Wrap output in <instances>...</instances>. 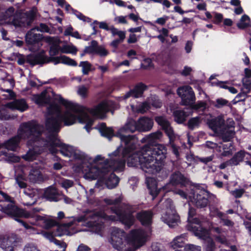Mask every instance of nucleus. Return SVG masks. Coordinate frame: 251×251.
<instances>
[{
    "mask_svg": "<svg viewBox=\"0 0 251 251\" xmlns=\"http://www.w3.org/2000/svg\"><path fill=\"white\" fill-rule=\"evenodd\" d=\"M32 100L39 106L47 105L46 126L48 133H44L41 139V153L49 151L54 154L58 151L65 156L77 160H88L85 152L75 147L63 144L58 139L57 133L62 122L67 126L75 124L76 121L85 124L84 128L88 132L91 129L93 118H102L105 113L118 106L112 101L101 102L91 109L64 99L60 95H55L50 89L42 92L40 95H33Z\"/></svg>",
    "mask_w": 251,
    "mask_h": 251,
    "instance_id": "obj_1",
    "label": "nucleus"
},
{
    "mask_svg": "<svg viewBox=\"0 0 251 251\" xmlns=\"http://www.w3.org/2000/svg\"><path fill=\"white\" fill-rule=\"evenodd\" d=\"M122 200L121 196L115 198H105L101 201L102 210H87L84 212L83 215L69 218L65 223L57 227L56 235H71L81 231L75 229V227L80 223H82L83 226L90 228L91 231L100 235H102L104 229V222L110 223L120 221L126 226L129 227L135 221L130 207L126 206L122 208L112 207L110 211L114 215H108L104 211L106 205L117 204L121 202Z\"/></svg>",
    "mask_w": 251,
    "mask_h": 251,
    "instance_id": "obj_2",
    "label": "nucleus"
},
{
    "mask_svg": "<svg viewBox=\"0 0 251 251\" xmlns=\"http://www.w3.org/2000/svg\"><path fill=\"white\" fill-rule=\"evenodd\" d=\"M163 136L162 132L157 131L145 136L141 140L142 143H147L139 151H134L127 158L129 167L140 166L145 173L155 175L162 168L166 158L167 149L165 146L155 144Z\"/></svg>",
    "mask_w": 251,
    "mask_h": 251,
    "instance_id": "obj_3",
    "label": "nucleus"
},
{
    "mask_svg": "<svg viewBox=\"0 0 251 251\" xmlns=\"http://www.w3.org/2000/svg\"><path fill=\"white\" fill-rule=\"evenodd\" d=\"M44 135V127L35 122H30L21 124L18 130L17 136L11 138L3 144H0V156H6L5 149L15 151L21 140H28L27 145L29 148L27 153L22 156L26 161L35 159L41 153V139Z\"/></svg>",
    "mask_w": 251,
    "mask_h": 251,
    "instance_id": "obj_4",
    "label": "nucleus"
},
{
    "mask_svg": "<svg viewBox=\"0 0 251 251\" xmlns=\"http://www.w3.org/2000/svg\"><path fill=\"white\" fill-rule=\"evenodd\" d=\"M0 195L3 200L9 202L2 207L3 212L20 223L28 233L38 234L34 226L49 228L57 224L56 220L50 216L39 214L42 211V208L35 207L29 211L19 208L10 201V198L7 194L0 191Z\"/></svg>",
    "mask_w": 251,
    "mask_h": 251,
    "instance_id": "obj_5",
    "label": "nucleus"
},
{
    "mask_svg": "<svg viewBox=\"0 0 251 251\" xmlns=\"http://www.w3.org/2000/svg\"><path fill=\"white\" fill-rule=\"evenodd\" d=\"M87 157L89 159H82L80 164H75L73 167L76 173L82 172L83 177L87 180H96L111 170L121 171L125 168V160L115 157L114 152L109 154V159H104L101 155H97L94 158L88 155Z\"/></svg>",
    "mask_w": 251,
    "mask_h": 251,
    "instance_id": "obj_6",
    "label": "nucleus"
},
{
    "mask_svg": "<svg viewBox=\"0 0 251 251\" xmlns=\"http://www.w3.org/2000/svg\"><path fill=\"white\" fill-rule=\"evenodd\" d=\"M101 135L108 138L115 136L121 141V145L114 151L115 157H120L127 163V158L129 155L137 149L138 140L134 135H126L128 132L133 133L137 130V121L132 119L127 120L124 126L118 128L115 134L111 127H107L104 123L99 124L96 127Z\"/></svg>",
    "mask_w": 251,
    "mask_h": 251,
    "instance_id": "obj_7",
    "label": "nucleus"
},
{
    "mask_svg": "<svg viewBox=\"0 0 251 251\" xmlns=\"http://www.w3.org/2000/svg\"><path fill=\"white\" fill-rule=\"evenodd\" d=\"M111 230L110 242L113 248L119 251H135L145 245L149 236V232L142 229L132 230L126 239V245L123 242L126 233L115 227Z\"/></svg>",
    "mask_w": 251,
    "mask_h": 251,
    "instance_id": "obj_8",
    "label": "nucleus"
},
{
    "mask_svg": "<svg viewBox=\"0 0 251 251\" xmlns=\"http://www.w3.org/2000/svg\"><path fill=\"white\" fill-rule=\"evenodd\" d=\"M205 188L204 185H197L191 188L190 191L188 193L178 190L175 193L179 195L182 199L191 202L198 208H201L206 207L209 203V200L215 197Z\"/></svg>",
    "mask_w": 251,
    "mask_h": 251,
    "instance_id": "obj_9",
    "label": "nucleus"
},
{
    "mask_svg": "<svg viewBox=\"0 0 251 251\" xmlns=\"http://www.w3.org/2000/svg\"><path fill=\"white\" fill-rule=\"evenodd\" d=\"M195 213V209L193 208H189L187 229L188 230L192 231L196 236L205 241L207 244V251H213L215 248L214 243L210 237L209 231L204 227V226H206V224L203 219H199L197 217H194Z\"/></svg>",
    "mask_w": 251,
    "mask_h": 251,
    "instance_id": "obj_10",
    "label": "nucleus"
},
{
    "mask_svg": "<svg viewBox=\"0 0 251 251\" xmlns=\"http://www.w3.org/2000/svg\"><path fill=\"white\" fill-rule=\"evenodd\" d=\"M15 9L11 6L0 13V25H13L15 27H25L30 25L37 14V9L32 7L19 20L14 18Z\"/></svg>",
    "mask_w": 251,
    "mask_h": 251,
    "instance_id": "obj_11",
    "label": "nucleus"
},
{
    "mask_svg": "<svg viewBox=\"0 0 251 251\" xmlns=\"http://www.w3.org/2000/svg\"><path fill=\"white\" fill-rule=\"evenodd\" d=\"M234 122L232 119L227 120L225 123L224 117L220 115L211 119L208 122L210 128L215 132H218L225 142L229 141L234 134Z\"/></svg>",
    "mask_w": 251,
    "mask_h": 251,
    "instance_id": "obj_12",
    "label": "nucleus"
},
{
    "mask_svg": "<svg viewBox=\"0 0 251 251\" xmlns=\"http://www.w3.org/2000/svg\"><path fill=\"white\" fill-rule=\"evenodd\" d=\"M161 219L170 227H175L179 223V217L176 212L172 200L167 199L164 202Z\"/></svg>",
    "mask_w": 251,
    "mask_h": 251,
    "instance_id": "obj_13",
    "label": "nucleus"
},
{
    "mask_svg": "<svg viewBox=\"0 0 251 251\" xmlns=\"http://www.w3.org/2000/svg\"><path fill=\"white\" fill-rule=\"evenodd\" d=\"M189 183V180L186 178L183 175L179 172L174 173L170 177L169 183L162 187L163 190L165 192L173 191L175 194V192L178 190H175L174 186L179 185L180 186H185Z\"/></svg>",
    "mask_w": 251,
    "mask_h": 251,
    "instance_id": "obj_14",
    "label": "nucleus"
},
{
    "mask_svg": "<svg viewBox=\"0 0 251 251\" xmlns=\"http://www.w3.org/2000/svg\"><path fill=\"white\" fill-rule=\"evenodd\" d=\"M18 245L19 238L16 234H0V248L3 251H14Z\"/></svg>",
    "mask_w": 251,
    "mask_h": 251,
    "instance_id": "obj_15",
    "label": "nucleus"
},
{
    "mask_svg": "<svg viewBox=\"0 0 251 251\" xmlns=\"http://www.w3.org/2000/svg\"><path fill=\"white\" fill-rule=\"evenodd\" d=\"M42 38V34L37 33L36 28L31 29L26 33L25 41L31 46L29 48L31 51L34 52L40 49L42 45L41 43Z\"/></svg>",
    "mask_w": 251,
    "mask_h": 251,
    "instance_id": "obj_16",
    "label": "nucleus"
},
{
    "mask_svg": "<svg viewBox=\"0 0 251 251\" xmlns=\"http://www.w3.org/2000/svg\"><path fill=\"white\" fill-rule=\"evenodd\" d=\"M177 95L181 98L182 104L189 105L195 101L196 98L192 88L189 86H183L177 90Z\"/></svg>",
    "mask_w": 251,
    "mask_h": 251,
    "instance_id": "obj_17",
    "label": "nucleus"
},
{
    "mask_svg": "<svg viewBox=\"0 0 251 251\" xmlns=\"http://www.w3.org/2000/svg\"><path fill=\"white\" fill-rule=\"evenodd\" d=\"M125 168L121 171H117L112 169L103 174L102 175L101 182L104 183L108 189H113L116 187L119 182V178L114 173L113 171L116 172H122L124 170Z\"/></svg>",
    "mask_w": 251,
    "mask_h": 251,
    "instance_id": "obj_18",
    "label": "nucleus"
},
{
    "mask_svg": "<svg viewBox=\"0 0 251 251\" xmlns=\"http://www.w3.org/2000/svg\"><path fill=\"white\" fill-rule=\"evenodd\" d=\"M156 122L161 126L165 131L169 139L172 141L175 137L176 134L170 125L169 122L164 116H157L155 118Z\"/></svg>",
    "mask_w": 251,
    "mask_h": 251,
    "instance_id": "obj_19",
    "label": "nucleus"
},
{
    "mask_svg": "<svg viewBox=\"0 0 251 251\" xmlns=\"http://www.w3.org/2000/svg\"><path fill=\"white\" fill-rule=\"evenodd\" d=\"M44 167L43 161L40 162V165L37 166L33 167L29 172L28 178L30 182L33 183H40L44 180L43 176L40 171Z\"/></svg>",
    "mask_w": 251,
    "mask_h": 251,
    "instance_id": "obj_20",
    "label": "nucleus"
},
{
    "mask_svg": "<svg viewBox=\"0 0 251 251\" xmlns=\"http://www.w3.org/2000/svg\"><path fill=\"white\" fill-rule=\"evenodd\" d=\"M137 131L140 132L149 131L152 128L153 121L152 119L143 116L137 121Z\"/></svg>",
    "mask_w": 251,
    "mask_h": 251,
    "instance_id": "obj_21",
    "label": "nucleus"
},
{
    "mask_svg": "<svg viewBox=\"0 0 251 251\" xmlns=\"http://www.w3.org/2000/svg\"><path fill=\"white\" fill-rule=\"evenodd\" d=\"M23 192L25 197L29 198L32 200V202H23V203L25 206H31L36 203L37 199L39 198V191L37 189L26 188Z\"/></svg>",
    "mask_w": 251,
    "mask_h": 251,
    "instance_id": "obj_22",
    "label": "nucleus"
},
{
    "mask_svg": "<svg viewBox=\"0 0 251 251\" xmlns=\"http://www.w3.org/2000/svg\"><path fill=\"white\" fill-rule=\"evenodd\" d=\"M5 106L12 110H18L21 112L26 110L28 108L27 104L24 99L16 100L8 102Z\"/></svg>",
    "mask_w": 251,
    "mask_h": 251,
    "instance_id": "obj_23",
    "label": "nucleus"
},
{
    "mask_svg": "<svg viewBox=\"0 0 251 251\" xmlns=\"http://www.w3.org/2000/svg\"><path fill=\"white\" fill-rule=\"evenodd\" d=\"M47 42L51 45L50 50V57L54 56L60 52L59 44L61 41L58 38L49 37L46 38Z\"/></svg>",
    "mask_w": 251,
    "mask_h": 251,
    "instance_id": "obj_24",
    "label": "nucleus"
},
{
    "mask_svg": "<svg viewBox=\"0 0 251 251\" xmlns=\"http://www.w3.org/2000/svg\"><path fill=\"white\" fill-rule=\"evenodd\" d=\"M153 213L151 211H142L137 214V219L145 226L151 225Z\"/></svg>",
    "mask_w": 251,
    "mask_h": 251,
    "instance_id": "obj_25",
    "label": "nucleus"
},
{
    "mask_svg": "<svg viewBox=\"0 0 251 251\" xmlns=\"http://www.w3.org/2000/svg\"><path fill=\"white\" fill-rule=\"evenodd\" d=\"M50 61L52 62L54 65L62 63L72 66L77 65V63L74 59L64 55L57 57L51 56L50 57Z\"/></svg>",
    "mask_w": 251,
    "mask_h": 251,
    "instance_id": "obj_26",
    "label": "nucleus"
},
{
    "mask_svg": "<svg viewBox=\"0 0 251 251\" xmlns=\"http://www.w3.org/2000/svg\"><path fill=\"white\" fill-rule=\"evenodd\" d=\"M146 87V86L143 83L137 85L133 90L128 92L125 95V99L131 96L135 98L141 97Z\"/></svg>",
    "mask_w": 251,
    "mask_h": 251,
    "instance_id": "obj_27",
    "label": "nucleus"
},
{
    "mask_svg": "<svg viewBox=\"0 0 251 251\" xmlns=\"http://www.w3.org/2000/svg\"><path fill=\"white\" fill-rule=\"evenodd\" d=\"M146 182L150 191V194L154 198L157 196L160 191V190L157 188V183L156 179L153 177L147 176H146Z\"/></svg>",
    "mask_w": 251,
    "mask_h": 251,
    "instance_id": "obj_28",
    "label": "nucleus"
},
{
    "mask_svg": "<svg viewBox=\"0 0 251 251\" xmlns=\"http://www.w3.org/2000/svg\"><path fill=\"white\" fill-rule=\"evenodd\" d=\"M46 56L44 51H42L40 53L36 55H28L27 58L28 62L32 65L43 64L46 62Z\"/></svg>",
    "mask_w": 251,
    "mask_h": 251,
    "instance_id": "obj_29",
    "label": "nucleus"
},
{
    "mask_svg": "<svg viewBox=\"0 0 251 251\" xmlns=\"http://www.w3.org/2000/svg\"><path fill=\"white\" fill-rule=\"evenodd\" d=\"M186 236L185 234H181L175 237L171 242L170 245L173 249L176 250L179 248H182L186 241Z\"/></svg>",
    "mask_w": 251,
    "mask_h": 251,
    "instance_id": "obj_30",
    "label": "nucleus"
},
{
    "mask_svg": "<svg viewBox=\"0 0 251 251\" xmlns=\"http://www.w3.org/2000/svg\"><path fill=\"white\" fill-rule=\"evenodd\" d=\"M57 195L56 189L53 186H50L46 189L43 194L44 197L50 201H57Z\"/></svg>",
    "mask_w": 251,
    "mask_h": 251,
    "instance_id": "obj_31",
    "label": "nucleus"
},
{
    "mask_svg": "<svg viewBox=\"0 0 251 251\" xmlns=\"http://www.w3.org/2000/svg\"><path fill=\"white\" fill-rule=\"evenodd\" d=\"M60 50L62 53L75 55L77 52V49L73 44H66L60 48Z\"/></svg>",
    "mask_w": 251,
    "mask_h": 251,
    "instance_id": "obj_32",
    "label": "nucleus"
},
{
    "mask_svg": "<svg viewBox=\"0 0 251 251\" xmlns=\"http://www.w3.org/2000/svg\"><path fill=\"white\" fill-rule=\"evenodd\" d=\"M175 121L178 124H182L186 120L187 115L183 110H176L173 112Z\"/></svg>",
    "mask_w": 251,
    "mask_h": 251,
    "instance_id": "obj_33",
    "label": "nucleus"
},
{
    "mask_svg": "<svg viewBox=\"0 0 251 251\" xmlns=\"http://www.w3.org/2000/svg\"><path fill=\"white\" fill-rule=\"evenodd\" d=\"M131 108L134 112L144 113L150 108V105L148 102H145L140 103L136 107L133 105H131Z\"/></svg>",
    "mask_w": 251,
    "mask_h": 251,
    "instance_id": "obj_34",
    "label": "nucleus"
},
{
    "mask_svg": "<svg viewBox=\"0 0 251 251\" xmlns=\"http://www.w3.org/2000/svg\"><path fill=\"white\" fill-rule=\"evenodd\" d=\"M251 25V20L250 17L247 15H244L242 16L239 22L237 23V26L240 29H244Z\"/></svg>",
    "mask_w": 251,
    "mask_h": 251,
    "instance_id": "obj_35",
    "label": "nucleus"
},
{
    "mask_svg": "<svg viewBox=\"0 0 251 251\" xmlns=\"http://www.w3.org/2000/svg\"><path fill=\"white\" fill-rule=\"evenodd\" d=\"M246 154H247V153L243 151H241L237 152L230 159L231 163L233 164V165H237L240 162H242Z\"/></svg>",
    "mask_w": 251,
    "mask_h": 251,
    "instance_id": "obj_36",
    "label": "nucleus"
},
{
    "mask_svg": "<svg viewBox=\"0 0 251 251\" xmlns=\"http://www.w3.org/2000/svg\"><path fill=\"white\" fill-rule=\"evenodd\" d=\"M15 183L21 189L24 190L27 187L26 179L23 174L17 175L15 176Z\"/></svg>",
    "mask_w": 251,
    "mask_h": 251,
    "instance_id": "obj_37",
    "label": "nucleus"
},
{
    "mask_svg": "<svg viewBox=\"0 0 251 251\" xmlns=\"http://www.w3.org/2000/svg\"><path fill=\"white\" fill-rule=\"evenodd\" d=\"M201 120L200 117L192 118L189 119L188 122V127L192 130L198 128L201 123Z\"/></svg>",
    "mask_w": 251,
    "mask_h": 251,
    "instance_id": "obj_38",
    "label": "nucleus"
},
{
    "mask_svg": "<svg viewBox=\"0 0 251 251\" xmlns=\"http://www.w3.org/2000/svg\"><path fill=\"white\" fill-rule=\"evenodd\" d=\"M110 31L113 36H118L121 40H124L126 38V32L119 30L113 26H111Z\"/></svg>",
    "mask_w": 251,
    "mask_h": 251,
    "instance_id": "obj_39",
    "label": "nucleus"
},
{
    "mask_svg": "<svg viewBox=\"0 0 251 251\" xmlns=\"http://www.w3.org/2000/svg\"><path fill=\"white\" fill-rule=\"evenodd\" d=\"M79 67L82 68V74L86 75L91 71L92 65L87 61H81L79 64Z\"/></svg>",
    "mask_w": 251,
    "mask_h": 251,
    "instance_id": "obj_40",
    "label": "nucleus"
},
{
    "mask_svg": "<svg viewBox=\"0 0 251 251\" xmlns=\"http://www.w3.org/2000/svg\"><path fill=\"white\" fill-rule=\"evenodd\" d=\"M98 45V42L95 40H93L91 42L90 46L86 47L84 49V52L89 54H96V49Z\"/></svg>",
    "mask_w": 251,
    "mask_h": 251,
    "instance_id": "obj_41",
    "label": "nucleus"
},
{
    "mask_svg": "<svg viewBox=\"0 0 251 251\" xmlns=\"http://www.w3.org/2000/svg\"><path fill=\"white\" fill-rule=\"evenodd\" d=\"M89 86L80 85L77 87V93L81 98H86L88 96Z\"/></svg>",
    "mask_w": 251,
    "mask_h": 251,
    "instance_id": "obj_42",
    "label": "nucleus"
},
{
    "mask_svg": "<svg viewBox=\"0 0 251 251\" xmlns=\"http://www.w3.org/2000/svg\"><path fill=\"white\" fill-rule=\"evenodd\" d=\"M189 105L191 106L192 109L201 111H203L206 107V103L202 101H198L196 104L193 103Z\"/></svg>",
    "mask_w": 251,
    "mask_h": 251,
    "instance_id": "obj_43",
    "label": "nucleus"
},
{
    "mask_svg": "<svg viewBox=\"0 0 251 251\" xmlns=\"http://www.w3.org/2000/svg\"><path fill=\"white\" fill-rule=\"evenodd\" d=\"M216 215L220 218V223L223 225L228 226H232L233 225V223L228 219H223V214L218 211H216Z\"/></svg>",
    "mask_w": 251,
    "mask_h": 251,
    "instance_id": "obj_44",
    "label": "nucleus"
},
{
    "mask_svg": "<svg viewBox=\"0 0 251 251\" xmlns=\"http://www.w3.org/2000/svg\"><path fill=\"white\" fill-rule=\"evenodd\" d=\"M175 137L174 139H173L172 141H171L170 139H169V144L171 145L173 152L175 154V155L177 157L179 156V151H178V148L177 146H176L175 144L174 143V141L177 139L179 138V136L177 134H175Z\"/></svg>",
    "mask_w": 251,
    "mask_h": 251,
    "instance_id": "obj_45",
    "label": "nucleus"
},
{
    "mask_svg": "<svg viewBox=\"0 0 251 251\" xmlns=\"http://www.w3.org/2000/svg\"><path fill=\"white\" fill-rule=\"evenodd\" d=\"M59 184L65 189H67L69 188H70L73 186L74 182L72 180L67 179H62L60 180L59 181Z\"/></svg>",
    "mask_w": 251,
    "mask_h": 251,
    "instance_id": "obj_46",
    "label": "nucleus"
},
{
    "mask_svg": "<svg viewBox=\"0 0 251 251\" xmlns=\"http://www.w3.org/2000/svg\"><path fill=\"white\" fill-rule=\"evenodd\" d=\"M42 234L45 238L49 240L50 242H54L57 245H60V243H63L62 242H61L60 241L56 240L52 235V234L50 232H43Z\"/></svg>",
    "mask_w": 251,
    "mask_h": 251,
    "instance_id": "obj_47",
    "label": "nucleus"
},
{
    "mask_svg": "<svg viewBox=\"0 0 251 251\" xmlns=\"http://www.w3.org/2000/svg\"><path fill=\"white\" fill-rule=\"evenodd\" d=\"M37 32L41 31L42 32H47L49 33H52L51 30L45 24H41L40 25L35 27Z\"/></svg>",
    "mask_w": 251,
    "mask_h": 251,
    "instance_id": "obj_48",
    "label": "nucleus"
},
{
    "mask_svg": "<svg viewBox=\"0 0 251 251\" xmlns=\"http://www.w3.org/2000/svg\"><path fill=\"white\" fill-rule=\"evenodd\" d=\"M96 54H98L100 56H106L108 54V51L105 48L101 46L97 45Z\"/></svg>",
    "mask_w": 251,
    "mask_h": 251,
    "instance_id": "obj_49",
    "label": "nucleus"
},
{
    "mask_svg": "<svg viewBox=\"0 0 251 251\" xmlns=\"http://www.w3.org/2000/svg\"><path fill=\"white\" fill-rule=\"evenodd\" d=\"M245 193L244 189H236L233 191H230V193L236 198H241Z\"/></svg>",
    "mask_w": 251,
    "mask_h": 251,
    "instance_id": "obj_50",
    "label": "nucleus"
},
{
    "mask_svg": "<svg viewBox=\"0 0 251 251\" xmlns=\"http://www.w3.org/2000/svg\"><path fill=\"white\" fill-rule=\"evenodd\" d=\"M10 118V116L8 114L6 109L5 108L0 109V119L2 120H7Z\"/></svg>",
    "mask_w": 251,
    "mask_h": 251,
    "instance_id": "obj_51",
    "label": "nucleus"
},
{
    "mask_svg": "<svg viewBox=\"0 0 251 251\" xmlns=\"http://www.w3.org/2000/svg\"><path fill=\"white\" fill-rule=\"evenodd\" d=\"M214 18V23L216 24H218L221 23L223 19V16L221 13H217V12H213L212 13Z\"/></svg>",
    "mask_w": 251,
    "mask_h": 251,
    "instance_id": "obj_52",
    "label": "nucleus"
},
{
    "mask_svg": "<svg viewBox=\"0 0 251 251\" xmlns=\"http://www.w3.org/2000/svg\"><path fill=\"white\" fill-rule=\"evenodd\" d=\"M185 251H201V247L200 246H195L192 244L186 245L184 248Z\"/></svg>",
    "mask_w": 251,
    "mask_h": 251,
    "instance_id": "obj_53",
    "label": "nucleus"
},
{
    "mask_svg": "<svg viewBox=\"0 0 251 251\" xmlns=\"http://www.w3.org/2000/svg\"><path fill=\"white\" fill-rule=\"evenodd\" d=\"M228 101L223 99H218L216 100V103L215 104V106L217 108H221L223 106L226 105Z\"/></svg>",
    "mask_w": 251,
    "mask_h": 251,
    "instance_id": "obj_54",
    "label": "nucleus"
},
{
    "mask_svg": "<svg viewBox=\"0 0 251 251\" xmlns=\"http://www.w3.org/2000/svg\"><path fill=\"white\" fill-rule=\"evenodd\" d=\"M242 83L244 88L247 90L245 93L247 94L250 92L251 89V80H247L245 81V79H243Z\"/></svg>",
    "mask_w": 251,
    "mask_h": 251,
    "instance_id": "obj_55",
    "label": "nucleus"
},
{
    "mask_svg": "<svg viewBox=\"0 0 251 251\" xmlns=\"http://www.w3.org/2000/svg\"><path fill=\"white\" fill-rule=\"evenodd\" d=\"M24 251H40L35 246L32 244H28L26 245Z\"/></svg>",
    "mask_w": 251,
    "mask_h": 251,
    "instance_id": "obj_56",
    "label": "nucleus"
},
{
    "mask_svg": "<svg viewBox=\"0 0 251 251\" xmlns=\"http://www.w3.org/2000/svg\"><path fill=\"white\" fill-rule=\"evenodd\" d=\"M169 19V17L167 16H163L162 17L159 18L157 19V20L155 21V23L156 24H158L160 25H164L166 21Z\"/></svg>",
    "mask_w": 251,
    "mask_h": 251,
    "instance_id": "obj_57",
    "label": "nucleus"
},
{
    "mask_svg": "<svg viewBox=\"0 0 251 251\" xmlns=\"http://www.w3.org/2000/svg\"><path fill=\"white\" fill-rule=\"evenodd\" d=\"M142 66L145 68H147L151 67L152 66V64L151 59L149 58H145L143 61Z\"/></svg>",
    "mask_w": 251,
    "mask_h": 251,
    "instance_id": "obj_58",
    "label": "nucleus"
},
{
    "mask_svg": "<svg viewBox=\"0 0 251 251\" xmlns=\"http://www.w3.org/2000/svg\"><path fill=\"white\" fill-rule=\"evenodd\" d=\"M186 158L187 161V164L188 166L192 165L193 162H194L195 160L194 155L191 153L187 154L186 156Z\"/></svg>",
    "mask_w": 251,
    "mask_h": 251,
    "instance_id": "obj_59",
    "label": "nucleus"
},
{
    "mask_svg": "<svg viewBox=\"0 0 251 251\" xmlns=\"http://www.w3.org/2000/svg\"><path fill=\"white\" fill-rule=\"evenodd\" d=\"M114 21L120 24H126L127 21L126 20V17L125 16H118L115 18Z\"/></svg>",
    "mask_w": 251,
    "mask_h": 251,
    "instance_id": "obj_60",
    "label": "nucleus"
},
{
    "mask_svg": "<svg viewBox=\"0 0 251 251\" xmlns=\"http://www.w3.org/2000/svg\"><path fill=\"white\" fill-rule=\"evenodd\" d=\"M192 69L188 66H185L183 70L181 72V74L183 75L187 76L189 75L192 72Z\"/></svg>",
    "mask_w": 251,
    "mask_h": 251,
    "instance_id": "obj_61",
    "label": "nucleus"
},
{
    "mask_svg": "<svg viewBox=\"0 0 251 251\" xmlns=\"http://www.w3.org/2000/svg\"><path fill=\"white\" fill-rule=\"evenodd\" d=\"M99 27L105 29L107 31H110L111 26L109 27L107 23L105 22H101L99 23Z\"/></svg>",
    "mask_w": 251,
    "mask_h": 251,
    "instance_id": "obj_62",
    "label": "nucleus"
},
{
    "mask_svg": "<svg viewBox=\"0 0 251 251\" xmlns=\"http://www.w3.org/2000/svg\"><path fill=\"white\" fill-rule=\"evenodd\" d=\"M137 41V38L135 34H131L129 35L127 40L128 43H134Z\"/></svg>",
    "mask_w": 251,
    "mask_h": 251,
    "instance_id": "obj_63",
    "label": "nucleus"
},
{
    "mask_svg": "<svg viewBox=\"0 0 251 251\" xmlns=\"http://www.w3.org/2000/svg\"><path fill=\"white\" fill-rule=\"evenodd\" d=\"M90 249L86 245L84 244L80 245L76 251H90Z\"/></svg>",
    "mask_w": 251,
    "mask_h": 251,
    "instance_id": "obj_64",
    "label": "nucleus"
}]
</instances>
